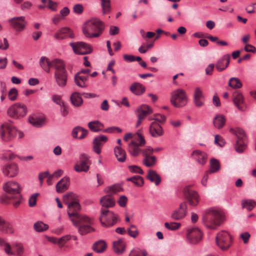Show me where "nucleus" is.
Segmentation results:
<instances>
[{
    "mask_svg": "<svg viewBox=\"0 0 256 256\" xmlns=\"http://www.w3.org/2000/svg\"><path fill=\"white\" fill-rule=\"evenodd\" d=\"M223 213L214 208L206 210L202 217V221L205 226L209 229L215 230L224 222Z\"/></svg>",
    "mask_w": 256,
    "mask_h": 256,
    "instance_id": "f257e3e1",
    "label": "nucleus"
},
{
    "mask_svg": "<svg viewBox=\"0 0 256 256\" xmlns=\"http://www.w3.org/2000/svg\"><path fill=\"white\" fill-rule=\"evenodd\" d=\"M105 28L104 24L98 18H92L88 21L82 32L86 38H92L100 36Z\"/></svg>",
    "mask_w": 256,
    "mask_h": 256,
    "instance_id": "f03ea898",
    "label": "nucleus"
},
{
    "mask_svg": "<svg viewBox=\"0 0 256 256\" xmlns=\"http://www.w3.org/2000/svg\"><path fill=\"white\" fill-rule=\"evenodd\" d=\"M67 206L68 214V216L76 226H78V222L79 221H84L86 222L89 221V218L85 216H82L79 214V212L80 210V206L79 204L78 200L70 202V203H68Z\"/></svg>",
    "mask_w": 256,
    "mask_h": 256,
    "instance_id": "7ed1b4c3",
    "label": "nucleus"
},
{
    "mask_svg": "<svg viewBox=\"0 0 256 256\" xmlns=\"http://www.w3.org/2000/svg\"><path fill=\"white\" fill-rule=\"evenodd\" d=\"M3 188L6 192L13 195L8 196V198L14 200L12 204L17 208L20 204L22 198L20 184L16 182L10 181L6 183Z\"/></svg>",
    "mask_w": 256,
    "mask_h": 256,
    "instance_id": "20e7f679",
    "label": "nucleus"
},
{
    "mask_svg": "<svg viewBox=\"0 0 256 256\" xmlns=\"http://www.w3.org/2000/svg\"><path fill=\"white\" fill-rule=\"evenodd\" d=\"M99 218L102 225L105 228L114 226L119 220L117 214L105 208H101Z\"/></svg>",
    "mask_w": 256,
    "mask_h": 256,
    "instance_id": "39448f33",
    "label": "nucleus"
},
{
    "mask_svg": "<svg viewBox=\"0 0 256 256\" xmlns=\"http://www.w3.org/2000/svg\"><path fill=\"white\" fill-rule=\"evenodd\" d=\"M170 101L174 107L182 108L185 106L188 102V96L186 92L181 88L173 91L171 94Z\"/></svg>",
    "mask_w": 256,
    "mask_h": 256,
    "instance_id": "423d86ee",
    "label": "nucleus"
},
{
    "mask_svg": "<svg viewBox=\"0 0 256 256\" xmlns=\"http://www.w3.org/2000/svg\"><path fill=\"white\" fill-rule=\"evenodd\" d=\"M230 131L235 134L237 140L234 146L236 150L239 153L242 152L247 146V138L244 130L240 128H230Z\"/></svg>",
    "mask_w": 256,
    "mask_h": 256,
    "instance_id": "0eeeda50",
    "label": "nucleus"
},
{
    "mask_svg": "<svg viewBox=\"0 0 256 256\" xmlns=\"http://www.w3.org/2000/svg\"><path fill=\"white\" fill-rule=\"evenodd\" d=\"M16 134L17 130L8 124L6 123L0 126V136L4 142L12 140Z\"/></svg>",
    "mask_w": 256,
    "mask_h": 256,
    "instance_id": "6e6552de",
    "label": "nucleus"
},
{
    "mask_svg": "<svg viewBox=\"0 0 256 256\" xmlns=\"http://www.w3.org/2000/svg\"><path fill=\"white\" fill-rule=\"evenodd\" d=\"M217 246L222 250H228L230 246L232 238L230 234L226 231L219 232L216 238Z\"/></svg>",
    "mask_w": 256,
    "mask_h": 256,
    "instance_id": "1a4fd4ad",
    "label": "nucleus"
},
{
    "mask_svg": "<svg viewBox=\"0 0 256 256\" xmlns=\"http://www.w3.org/2000/svg\"><path fill=\"white\" fill-rule=\"evenodd\" d=\"M7 113L12 118H20L26 114L27 108L24 104L16 103L8 108Z\"/></svg>",
    "mask_w": 256,
    "mask_h": 256,
    "instance_id": "9d476101",
    "label": "nucleus"
},
{
    "mask_svg": "<svg viewBox=\"0 0 256 256\" xmlns=\"http://www.w3.org/2000/svg\"><path fill=\"white\" fill-rule=\"evenodd\" d=\"M70 45L72 48L74 52L77 54H88L91 53L92 50L90 44L82 42H70Z\"/></svg>",
    "mask_w": 256,
    "mask_h": 256,
    "instance_id": "9b49d317",
    "label": "nucleus"
},
{
    "mask_svg": "<svg viewBox=\"0 0 256 256\" xmlns=\"http://www.w3.org/2000/svg\"><path fill=\"white\" fill-rule=\"evenodd\" d=\"M184 194L186 202L192 206H196L199 202V196L196 192L190 188L189 186L184 189Z\"/></svg>",
    "mask_w": 256,
    "mask_h": 256,
    "instance_id": "f8f14e48",
    "label": "nucleus"
},
{
    "mask_svg": "<svg viewBox=\"0 0 256 256\" xmlns=\"http://www.w3.org/2000/svg\"><path fill=\"white\" fill-rule=\"evenodd\" d=\"M138 117L136 127H138L142 120L148 114L152 113V110L147 104H142L138 107L135 111Z\"/></svg>",
    "mask_w": 256,
    "mask_h": 256,
    "instance_id": "ddd939ff",
    "label": "nucleus"
},
{
    "mask_svg": "<svg viewBox=\"0 0 256 256\" xmlns=\"http://www.w3.org/2000/svg\"><path fill=\"white\" fill-rule=\"evenodd\" d=\"M187 238L190 244H198L202 238L201 231L196 228L188 229L186 234Z\"/></svg>",
    "mask_w": 256,
    "mask_h": 256,
    "instance_id": "4468645a",
    "label": "nucleus"
},
{
    "mask_svg": "<svg viewBox=\"0 0 256 256\" xmlns=\"http://www.w3.org/2000/svg\"><path fill=\"white\" fill-rule=\"evenodd\" d=\"M12 26L18 32L23 30L26 24L24 16L13 18L8 20Z\"/></svg>",
    "mask_w": 256,
    "mask_h": 256,
    "instance_id": "2eb2a0df",
    "label": "nucleus"
},
{
    "mask_svg": "<svg viewBox=\"0 0 256 256\" xmlns=\"http://www.w3.org/2000/svg\"><path fill=\"white\" fill-rule=\"evenodd\" d=\"M232 100L235 106L240 111L244 112L246 109L244 98L241 92L236 91L232 94Z\"/></svg>",
    "mask_w": 256,
    "mask_h": 256,
    "instance_id": "dca6fc26",
    "label": "nucleus"
},
{
    "mask_svg": "<svg viewBox=\"0 0 256 256\" xmlns=\"http://www.w3.org/2000/svg\"><path fill=\"white\" fill-rule=\"evenodd\" d=\"M80 158L79 162L74 166V170L77 172H86L89 170L88 157L86 154H82Z\"/></svg>",
    "mask_w": 256,
    "mask_h": 256,
    "instance_id": "f3484780",
    "label": "nucleus"
},
{
    "mask_svg": "<svg viewBox=\"0 0 256 256\" xmlns=\"http://www.w3.org/2000/svg\"><path fill=\"white\" fill-rule=\"evenodd\" d=\"M108 140L107 136L104 135H100L96 137L92 142L94 151L97 154H100L102 148Z\"/></svg>",
    "mask_w": 256,
    "mask_h": 256,
    "instance_id": "a211bd4d",
    "label": "nucleus"
},
{
    "mask_svg": "<svg viewBox=\"0 0 256 256\" xmlns=\"http://www.w3.org/2000/svg\"><path fill=\"white\" fill-rule=\"evenodd\" d=\"M186 202H184L180 204L178 209L176 210L171 214V218L174 220H180L185 217L186 214Z\"/></svg>",
    "mask_w": 256,
    "mask_h": 256,
    "instance_id": "6ab92c4d",
    "label": "nucleus"
},
{
    "mask_svg": "<svg viewBox=\"0 0 256 256\" xmlns=\"http://www.w3.org/2000/svg\"><path fill=\"white\" fill-rule=\"evenodd\" d=\"M2 172L5 176L11 178L16 176L18 173V168L14 164H6L2 168Z\"/></svg>",
    "mask_w": 256,
    "mask_h": 256,
    "instance_id": "aec40b11",
    "label": "nucleus"
},
{
    "mask_svg": "<svg viewBox=\"0 0 256 256\" xmlns=\"http://www.w3.org/2000/svg\"><path fill=\"white\" fill-rule=\"evenodd\" d=\"M57 40H63L68 38H73L74 35L71 30L68 28H63L58 30L54 35Z\"/></svg>",
    "mask_w": 256,
    "mask_h": 256,
    "instance_id": "412c9836",
    "label": "nucleus"
},
{
    "mask_svg": "<svg viewBox=\"0 0 256 256\" xmlns=\"http://www.w3.org/2000/svg\"><path fill=\"white\" fill-rule=\"evenodd\" d=\"M150 132L152 137H159L163 134V130L156 122H152L149 128Z\"/></svg>",
    "mask_w": 256,
    "mask_h": 256,
    "instance_id": "4be33fe9",
    "label": "nucleus"
},
{
    "mask_svg": "<svg viewBox=\"0 0 256 256\" xmlns=\"http://www.w3.org/2000/svg\"><path fill=\"white\" fill-rule=\"evenodd\" d=\"M100 203L102 206V208L108 209L114 206L115 200L112 196L107 194L100 198Z\"/></svg>",
    "mask_w": 256,
    "mask_h": 256,
    "instance_id": "5701e85b",
    "label": "nucleus"
},
{
    "mask_svg": "<svg viewBox=\"0 0 256 256\" xmlns=\"http://www.w3.org/2000/svg\"><path fill=\"white\" fill-rule=\"evenodd\" d=\"M204 96L199 88L195 89L194 94V102L196 107L200 108L204 104Z\"/></svg>",
    "mask_w": 256,
    "mask_h": 256,
    "instance_id": "b1692460",
    "label": "nucleus"
},
{
    "mask_svg": "<svg viewBox=\"0 0 256 256\" xmlns=\"http://www.w3.org/2000/svg\"><path fill=\"white\" fill-rule=\"evenodd\" d=\"M230 55L226 54L220 59L216 62V66L218 72H222L225 70L229 65Z\"/></svg>",
    "mask_w": 256,
    "mask_h": 256,
    "instance_id": "393cba45",
    "label": "nucleus"
},
{
    "mask_svg": "<svg viewBox=\"0 0 256 256\" xmlns=\"http://www.w3.org/2000/svg\"><path fill=\"white\" fill-rule=\"evenodd\" d=\"M55 80L59 86L64 87L66 86L68 80L67 72H55Z\"/></svg>",
    "mask_w": 256,
    "mask_h": 256,
    "instance_id": "a878e982",
    "label": "nucleus"
},
{
    "mask_svg": "<svg viewBox=\"0 0 256 256\" xmlns=\"http://www.w3.org/2000/svg\"><path fill=\"white\" fill-rule=\"evenodd\" d=\"M85 223L90 224L91 222L90 219L89 218V221L88 222L84 221L78 222V226L77 227L78 228V232L81 235H84L88 233L94 232L95 230L90 225L84 224Z\"/></svg>",
    "mask_w": 256,
    "mask_h": 256,
    "instance_id": "bb28decb",
    "label": "nucleus"
},
{
    "mask_svg": "<svg viewBox=\"0 0 256 256\" xmlns=\"http://www.w3.org/2000/svg\"><path fill=\"white\" fill-rule=\"evenodd\" d=\"M69 186V178L66 177H64L57 183L56 186V191L58 193L63 192L68 189Z\"/></svg>",
    "mask_w": 256,
    "mask_h": 256,
    "instance_id": "cd10ccee",
    "label": "nucleus"
},
{
    "mask_svg": "<svg viewBox=\"0 0 256 256\" xmlns=\"http://www.w3.org/2000/svg\"><path fill=\"white\" fill-rule=\"evenodd\" d=\"M0 231L3 233L12 234L14 232V228L10 223L6 222L0 216Z\"/></svg>",
    "mask_w": 256,
    "mask_h": 256,
    "instance_id": "c85d7f7f",
    "label": "nucleus"
},
{
    "mask_svg": "<svg viewBox=\"0 0 256 256\" xmlns=\"http://www.w3.org/2000/svg\"><path fill=\"white\" fill-rule=\"evenodd\" d=\"M88 134V130L78 126L73 129L72 135L74 138L82 139L86 136Z\"/></svg>",
    "mask_w": 256,
    "mask_h": 256,
    "instance_id": "c756f323",
    "label": "nucleus"
},
{
    "mask_svg": "<svg viewBox=\"0 0 256 256\" xmlns=\"http://www.w3.org/2000/svg\"><path fill=\"white\" fill-rule=\"evenodd\" d=\"M194 159L200 164H204L207 160V154L199 150H195L192 154Z\"/></svg>",
    "mask_w": 256,
    "mask_h": 256,
    "instance_id": "7c9ffc66",
    "label": "nucleus"
},
{
    "mask_svg": "<svg viewBox=\"0 0 256 256\" xmlns=\"http://www.w3.org/2000/svg\"><path fill=\"white\" fill-rule=\"evenodd\" d=\"M132 92L136 96L142 94L146 90L145 87L141 84L135 82L133 83L130 88Z\"/></svg>",
    "mask_w": 256,
    "mask_h": 256,
    "instance_id": "2f4dec72",
    "label": "nucleus"
},
{
    "mask_svg": "<svg viewBox=\"0 0 256 256\" xmlns=\"http://www.w3.org/2000/svg\"><path fill=\"white\" fill-rule=\"evenodd\" d=\"M125 242L122 239H120L113 242L114 251L118 254L123 253L125 250Z\"/></svg>",
    "mask_w": 256,
    "mask_h": 256,
    "instance_id": "473e14b6",
    "label": "nucleus"
},
{
    "mask_svg": "<svg viewBox=\"0 0 256 256\" xmlns=\"http://www.w3.org/2000/svg\"><path fill=\"white\" fill-rule=\"evenodd\" d=\"M89 76H83L77 72L74 78V82L76 86L80 88H84L86 87V82L87 81Z\"/></svg>",
    "mask_w": 256,
    "mask_h": 256,
    "instance_id": "72a5a7b5",
    "label": "nucleus"
},
{
    "mask_svg": "<svg viewBox=\"0 0 256 256\" xmlns=\"http://www.w3.org/2000/svg\"><path fill=\"white\" fill-rule=\"evenodd\" d=\"M146 178L152 182H154L156 185H158L161 181L160 176L155 170H150L146 176Z\"/></svg>",
    "mask_w": 256,
    "mask_h": 256,
    "instance_id": "f704fd0d",
    "label": "nucleus"
},
{
    "mask_svg": "<svg viewBox=\"0 0 256 256\" xmlns=\"http://www.w3.org/2000/svg\"><path fill=\"white\" fill-rule=\"evenodd\" d=\"M226 123V118L222 114L216 115L213 119V124L216 128H222Z\"/></svg>",
    "mask_w": 256,
    "mask_h": 256,
    "instance_id": "c9c22d12",
    "label": "nucleus"
},
{
    "mask_svg": "<svg viewBox=\"0 0 256 256\" xmlns=\"http://www.w3.org/2000/svg\"><path fill=\"white\" fill-rule=\"evenodd\" d=\"M138 146H140L136 142L132 141L128 146V151L132 156H136L140 152V149Z\"/></svg>",
    "mask_w": 256,
    "mask_h": 256,
    "instance_id": "e433bc0d",
    "label": "nucleus"
},
{
    "mask_svg": "<svg viewBox=\"0 0 256 256\" xmlns=\"http://www.w3.org/2000/svg\"><path fill=\"white\" fill-rule=\"evenodd\" d=\"M72 104L75 106H80L83 102L80 94L78 92L72 93L70 98Z\"/></svg>",
    "mask_w": 256,
    "mask_h": 256,
    "instance_id": "4c0bfd02",
    "label": "nucleus"
},
{
    "mask_svg": "<svg viewBox=\"0 0 256 256\" xmlns=\"http://www.w3.org/2000/svg\"><path fill=\"white\" fill-rule=\"evenodd\" d=\"M115 156L117 160L121 162L126 160V154L125 151L122 150L120 146H116L114 148Z\"/></svg>",
    "mask_w": 256,
    "mask_h": 256,
    "instance_id": "58836bf2",
    "label": "nucleus"
},
{
    "mask_svg": "<svg viewBox=\"0 0 256 256\" xmlns=\"http://www.w3.org/2000/svg\"><path fill=\"white\" fill-rule=\"evenodd\" d=\"M52 66H54L55 68V72H66L64 62L61 60L55 59L52 61Z\"/></svg>",
    "mask_w": 256,
    "mask_h": 256,
    "instance_id": "ea45409f",
    "label": "nucleus"
},
{
    "mask_svg": "<svg viewBox=\"0 0 256 256\" xmlns=\"http://www.w3.org/2000/svg\"><path fill=\"white\" fill-rule=\"evenodd\" d=\"M28 120L32 126L36 127L41 126L44 123V118L38 116H30Z\"/></svg>",
    "mask_w": 256,
    "mask_h": 256,
    "instance_id": "a19ab883",
    "label": "nucleus"
},
{
    "mask_svg": "<svg viewBox=\"0 0 256 256\" xmlns=\"http://www.w3.org/2000/svg\"><path fill=\"white\" fill-rule=\"evenodd\" d=\"M88 127L94 132H98L101 130L104 127V124L98 120L90 122L88 124Z\"/></svg>",
    "mask_w": 256,
    "mask_h": 256,
    "instance_id": "79ce46f5",
    "label": "nucleus"
},
{
    "mask_svg": "<svg viewBox=\"0 0 256 256\" xmlns=\"http://www.w3.org/2000/svg\"><path fill=\"white\" fill-rule=\"evenodd\" d=\"M40 64L44 71L48 72H50V68L52 65V62H50L46 57L42 56L40 60Z\"/></svg>",
    "mask_w": 256,
    "mask_h": 256,
    "instance_id": "37998d69",
    "label": "nucleus"
},
{
    "mask_svg": "<svg viewBox=\"0 0 256 256\" xmlns=\"http://www.w3.org/2000/svg\"><path fill=\"white\" fill-rule=\"evenodd\" d=\"M106 247V244L104 240H99L95 242L92 246L94 251L100 253L104 252Z\"/></svg>",
    "mask_w": 256,
    "mask_h": 256,
    "instance_id": "c03bdc74",
    "label": "nucleus"
},
{
    "mask_svg": "<svg viewBox=\"0 0 256 256\" xmlns=\"http://www.w3.org/2000/svg\"><path fill=\"white\" fill-rule=\"evenodd\" d=\"M64 202L68 204L72 202H76L78 200L77 196L72 192H69L64 194L63 196Z\"/></svg>",
    "mask_w": 256,
    "mask_h": 256,
    "instance_id": "a18cd8bd",
    "label": "nucleus"
},
{
    "mask_svg": "<svg viewBox=\"0 0 256 256\" xmlns=\"http://www.w3.org/2000/svg\"><path fill=\"white\" fill-rule=\"evenodd\" d=\"M156 158L155 156H144L143 160V164L147 167H152L155 165Z\"/></svg>",
    "mask_w": 256,
    "mask_h": 256,
    "instance_id": "49530a36",
    "label": "nucleus"
},
{
    "mask_svg": "<svg viewBox=\"0 0 256 256\" xmlns=\"http://www.w3.org/2000/svg\"><path fill=\"white\" fill-rule=\"evenodd\" d=\"M242 208L251 210L256 206V202L252 200H243L242 202Z\"/></svg>",
    "mask_w": 256,
    "mask_h": 256,
    "instance_id": "de8ad7c7",
    "label": "nucleus"
},
{
    "mask_svg": "<svg viewBox=\"0 0 256 256\" xmlns=\"http://www.w3.org/2000/svg\"><path fill=\"white\" fill-rule=\"evenodd\" d=\"M228 86L233 88H240L242 86V84L237 78H232L228 81Z\"/></svg>",
    "mask_w": 256,
    "mask_h": 256,
    "instance_id": "09e8293b",
    "label": "nucleus"
},
{
    "mask_svg": "<svg viewBox=\"0 0 256 256\" xmlns=\"http://www.w3.org/2000/svg\"><path fill=\"white\" fill-rule=\"evenodd\" d=\"M34 228L36 231L42 232L48 230V226L41 221H38L34 224Z\"/></svg>",
    "mask_w": 256,
    "mask_h": 256,
    "instance_id": "8fccbe9b",
    "label": "nucleus"
},
{
    "mask_svg": "<svg viewBox=\"0 0 256 256\" xmlns=\"http://www.w3.org/2000/svg\"><path fill=\"white\" fill-rule=\"evenodd\" d=\"M102 8L103 14H105L110 12L111 10L110 0H100Z\"/></svg>",
    "mask_w": 256,
    "mask_h": 256,
    "instance_id": "3c124183",
    "label": "nucleus"
},
{
    "mask_svg": "<svg viewBox=\"0 0 256 256\" xmlns=\"http://www.w3.org/2000/svg\"><path fill=\"white\" fill-rule=\"evenodd\" d=\"M148 253L145 250H140L138 248L132 249L128 256H146Z\"/></svg>",
    "mask_w": 256,
    "mask_h": 256,
    "instance_id": "603ef678",
    "label": "nucleus"
},
{
    "mask_svg": "<svg viewBox=\"0 0 256 256\" xmlns=\"http://www.w3.org/2000/svg\"><path fill=\"white\" fill-rule=\"evenodd\" d=\"M210 168L208 172L213 173L218 172L220 169V163L218 161L212 158L210 160Z\"/></svg>",
    "mask_w": 256,
    "mask_h": 256,
    "instance_id": "864d4df0",
    "label": "nucleus"
},
{
    "mask_svg": "<svg viewBox=\"0 0 256 256\" xmlns=\"http://www.w3.org/2000/svg\"><path fill=\"white\" fill-rule=\"evenodd\" d=\"M128 235L133 238H136L138 235V230L135 225L131 224L130 228L127 230Z\"/></svg>",
    "mask_w": 256,
    "mask_h": 256,
    "instance_id": "5fc2aeb1",
    "label": "nucleus"
},
{
    "mask_svg": "<svg viewBox=\"0 0 256 256\" xmlns=\"http://www.w3.org/2000/svg\"><path fill=\"white\" fill-rule=\"evenodd\" d=\"M180 224L178 222H165L164 226L168 230H175L178 229L180 226Z\"/></svg>",
    "mask_w": 256,
    "mask_h": 256,
    "instance_id": "6e6d98bb",
    "label": "nucleus"
},
{
    "mask_svg": "<svg viewBox=\"0 0 256 256\" xmlns=\"http://www.w3.org/2000/svg\"><path fill=\"white\" fill-rule=\"evenodd\" d=\"M166 120V118L164 115H162L159 114H154V118H149V120H154V122H156L159 124L164 123Z\"/></svg>",
    "mask_w": 256,
    "mask_h": 256,
    "instance_id": "4d7b16f0",
    "label": "nucleus"
},
{
    "mask_svg": "<svg viewBox=\"0 0 256 256\" xmlns=\"http://www.w3.org/2000/svg\"><path fill=\"white\" fill-rule=\"evenodd\" d=\"M18 92L16 88H12L10 90L8 93V97L9 99L12 101L16 99Z\"/></svg>",
    "mask_w": 256,
    "mask_h": 256,
    "instance_id": "13d9d810",
    "label": "nucleus"
},
{
    "mask_svg": "<svg viewBox=\"0 0 256 256\" xmlns=\"http://www.w3.org/2000/svg\"><path fill=\"white\" fill-rule=\"evenodd\" d=\"M128 169L132 173H136L139 174H143V170L138 166L136 165L130 166H128Z\"/></svg>",
    "mask_w": 256,
    "mask_h": 256,
    "instance_id": "bf43d9fd",
    "label": "nucleus"
},
{
    "mask_svg": "<svg viewBox=\"0 0 256 256\" xmlns=\"http://www.w3.org/2000/svg\"><path fill=\"white\" fill-rule=\"evenodd\" d=\"M38 193H36L32 195L28 200V204L30 207L34 206L36 204V197L38 196Z\"/></svg>",
    "mask_w": 256,
    "mask_h": 256,
    "instance_id": "052dcab7",
    "label": "nucleus"
},
{
    "mask_svg": "<svg viewBox=\"0 0 256 256\" xmlns=\"http://www.w3.org/2000/svg\"><path fill=\"white\" fill-rule=\"evenodd\" d=\"M73 10L76 14H81L84 11V7L81 4H76L73 6Z\"/></svg>",
    "mask_w": 256,
    "mask_h": 256,
    "instance_id": "680f3d73",
    "label": "nucleus"
},
{
    "mask_svg": "<svg viewBox=\"0 0 256 256\" xmlns=\"http://www.w3.org/2000/svg\"><path fill=\"white\" fill-rule=\"evenodd\" d=\"M70 238V235H66L64 236H63L58 239V244L60 246H63Z\"/></svg>",
    "mask_w": 256,
    "mask_h": 256,
    "instance_id": "e2e57ef3",
    "label": "nucleus"
},
{
    "mask_svg": "<svg viewBox=\"0 0 256 256\" xmlns=\"http://www.w3.org/2000/svg\"><path fill=\"white\" fill-rule=\"evenodd\" d=\"M138 186H142L144 183V178L139 176H136V180L133 182Z\"/></svg>",
    "mask_w": 256,
    "mask_h": 256,
    "instance_id": "0e129e2a",
    "label": "nucleus"
},
{
    "mask_svg": "<svg viewBox=\"0 0 256 256\" xmlns=\"http://www.w3.org/2000/svg\"><path fill=\"white\" fill-rule=\"evenodd\" d=\"M136 134L138 136V138H136V140L137 141L139 142L138 144V146H144L146 144V140H144V137L142 136L141 134H140L138 132Z\"/></svg>",
    "mask_w": 256,
    "mask_h": 256,
    "instance_id": "69168bd1",
    "label": "nucleus"
},
{
    "mask_svg": "<svg viewBox=\"0 0 256 256\" xmlns=\"http://www.w3.org/2000/svg\"><path fill=\"white\" fill-rule=\"evenodd\" d=\"M117 187L115 186H108L104 189V191L111 196V194H114L117 192Z\"/></svg>",
    "mask_w": 256,
    "mask_h": 256,
    "instance_id": "338daca9",
    "label": "nucleus"
},
{
    "mask_svg": "<svg viewBox=\"0 0 256 256\" xmlns=\"http://www.w3.org/2000/svg\"><path fill=\"white\" fill-rule=\"evenodd\" d=\"M127 200V198L124 196H122L119 198L118 203L120 206L124 207L126 205Z\"/></svg>",
    "mask_w": 256,
    "mask_h": 256,
    "instance_id": "774afa93",
    "label": "nucleus"
}]
</instances>
